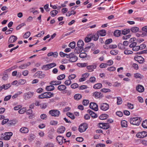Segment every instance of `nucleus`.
I'll list each match as a JSON object with an SVG mask.
<instances>
[{
    "instance_id": "obj_35",
    "label": "nucleus",
    "mask_w": 147,
    "mask_h": 147,
    "mask_svg": "<svg viewBox=\"0 0 147 147\" xmlns=\"http://www.w3.org/2000/svg\"><path fill=\"white\" fill-rule=\"evenodd\" d=\"M67 115L72 119H74L75 118V117L72 113L69 112H68L66 113Z\"/></svg>"
},
{
    "instance_id": "obj_24",
    "label": "nucleus",
    "mask_w": 147,
    "mask_h": 147,
    "mask_svg": "<svg viewBox=\"0 0 147 147\" xmlns=\"http://www.w3.org/2000/svg\"><path fill=\"white\" fill-rule=\"evenodd\" d=\"M65 131V127L64 126H61L57 129V131L59 133H63Z\"/></svg>"
},
{
    "instance_id": "obj_38",
    "label": "nucleus",
    "mask_w": 147,
    "mask_h": 147,
    "mask_svg": "<svg viewBox=\"0 0 147 147\" xmlns=\"http://www.w3.org/2000/svg\"><path fill=\"white\" fill-rule=\"evenodd\" d=\"M58 13L57 11L55 10L51 11L50 12L51 16L52 17H54Z\"/></svg>"
},
{
    "instance_id": "obj_25",
    "label": "nucleus",
    "mask_w": 147,
    "mask_h": 147,
    "mask_svg": "<svg viewBox=\"0 0 147 147\" xmlns=\"http://www.w3.org/2000/svg\"><path fill=\"white\" fill-rule=\"evenodd\" d=\"M15 124H16V122L15 121H8L7 123V125L8 127H12Z\"/></svg>"
},
{
    "instance_id": "obj_49",
    "label": "nucleus",
    "mask_w": 147,
    "mask_h": 147,
    "mask_svg": "<svg viewBox=\"0 0 147 147\" xmlns=\"http://www.w3.org/2000/svg\"><path fill=\"white\" fill-rule=\"evenodd\" d=\"M42 68V69L45 70H47L49 69L48 64H46L45 65H43Z\"/></svg>"
},
{
    "instance_id": "obj_6",
    "label": "nucleus",
    "mask_w": 147,
    "mask_h": 147,
    "mask_svg": "<svg viewBox=\"0 0 147 147\" xmlns=\"http://www.w3.org/2000/svg\"><path fill=\"white\" fill-rule=\"evenodd\" d=\"M34 94V93L33 92H29L25 93L24 94V99L26 100H28L30 98L32 97Z\"/></svg>"
},
{
    "instance_id": "obj_30",
    "label": "nucleus",
    "mask_w": 147,
    "mask_h": 147,
    "mask_svg": "<svg viewBox=\"0 0 147 147\" xmlns=\"http://www.w3.org/2000/svg\"><path fill=\"white\" fill-rule=\"evenodd\" d=\"M109 116L106 114H102L99 116V118L101 120H105Z\"/></svg>"
},
{
    "instance_id": "obj_50",
    "label": "nucleus",
    "mask_w": 147,
    "mask_h": 147,
    "mask_svg": "<svg viewBox=\"0 0 147 147\" xmlns=\"http://www.w3.org/2000/svg\"><path fill=\"white\" fill-rule=\"evenodd\" d=\"M87 54L85 53H82L80 54L79 57L81 58H84L87 57Z\"/></svg>"
},
{
    "instance_id": "obj_18",
    "label": "nucleus",
    "mask_w": 147,
    "mask_h": 147,
    "mask_svg": "<svg viewBox=\"0 0 147 147\" xmlns=\"http://www.w3.org/2000/svg\"><path fill=\"white\" fill-rule=\"evenodd\" d=\"M93 38V35L92 34H90L88 35V36L85 38L84 41L86 42H88L91 41Z\"/></svg>"
},
{
    "instance_id": "obj_54",
    "label": "nucleus",
    "mask_w": 147,
    "mask_h": 147,
    "mask_svg": "<svg viewBox=\"0 0 147 147\" xmlns=\"http://www.w3.org/2000/svg\"><path fill=\"white\" fill-rule=\"evenodd\" d=\"M93 38H92V39H93V40L95 41H96L98 40L99 37V35L97 33V34L94 35H93Z\"/></svg>"
},
{
    "instance_id": "obj_20",
    "label": "nucleus",
    "mask_w": 147,
    "mask_h": 147,
    "mask_svg": "<svg viewBox=\"0 0 147 147\" xmlns=\"http://www.w3.org/2000/svg\"><path fill=\"white\" fill-rule=\"evenodd\" d=\"M20 131L22 133L26 134L28 132L29 130L28 128L26 127H22L20 128Z\"/></svg>"
},
{
    "instance_id": "obj_55",
    "label": "nucleus",
    "mask_w": 147,
    "mask_h": 147,
    "mask_svg": "<svg viewBox=\"0 0 147 147\" xmlns=\"http://www.w3.org/2000/svg\"><path fill=\"white\" fill-rule=\"evenodd\" d=\"M107 70L109 71H113L116 70V68L112 66L107 68Z\"/></svg>"
},
{
    "instance_id": "obj_8",
    "label": "nucleus",
    "mask_w": 147,
    "mask_h": 147,
    "mask_svg": "<svg viewBox=\"0 0 147 147\" xmlns=\"http://www.w3.org/2000/svg\"><path fill=\"white\" fill-rule=\"evenodd\" d=\"M137 137L139 138H144L147 136V132L143 131L137 133L136 135Z\"/></svg>"
},
{
    "instance_id": "obj_26",
    "label": "nucleus",
    "mask_w": 147,
    "mask_h": 147,
    "mask_svg": "<svg viewBox=\"0 0 147 147\" xmlns=\"http://www.w3.org/2000/svg\"><path fill=\"white\" fill-rule=\"evenodd\" d=\"M61 82L60 81H51L50 83V84L51 85H58L61 84Z\"/></svg>"
},
{
    "instance_id": "obj_31",
    "label": "nucleus",
    "mask_w": 147,
    "mask_h": 147,
    "mask_svg": "<svg viewBox=\"0 0 147 147\" xmlns=\"http://www.w3.org/2000/svg\"><path fill=\"white\" fill-rule=\"evenodd\" d=\"M102 84L99 83L95 84L93 88L95 89H99L102 88Z\"/></svg>"
},
{
    "instance_id": "obj_39",
    "label": "nucleus",
    "mask_w": 147,
    "mask_h": 147,
    "mask_svg": "<svg viewBox=\"0 0 147 147\" xmlns=\"http://www.w3.org/2000/svg\"><path fill=\"white\" fill-rule=\"evenodd\" d=\"M142 125L143 128H147V119H146L143 121Z\"/></svg>"
},
{
    "instance_id": "obj_33",
    "label": "nucleus",
    "mask_w": 147,
    "mask_h": 147,
    "mask_svg": "<svg viewBox=\"0 0 147 147\" xmlns=\"http://www.w3.org/2000/svg\"><path fill=\"white\" fill-rule=\"evenodd\" d=\"M41 72L40 71H37L35 74V75L36 76H39L40 78H42L45 77V75L44 74H42L40 75V74H41Z\"/></svg>"
},
{
    "instance_id": "obj_10",
    "label": "nucleus",
    "mask_w": 147,
    "mask_h": 147,
    "mask_svg": "<svg viewBox=\"0 0 147 147\" xmlns=\"http://www.w3.org/2000/svg\"><path fill=\"white\" fill-rule=\"evenodd\" d=\"M135 60L136 61L140 63H142L144 61V59L140 56H136L134 58Z\"/></svg>"
},
{
    "instance_id": "obj_27",
    "label": "nucleus",
    "mask_w": 147,
    "mask_h": 147,
    "mask_svg": "<svg viewBox=\"0 0 147 147\" xmlns=\"http://www.w3.org/2000/svg\"><path fill=\"white\" fill-rule=\"evenodd\" d=\"M84 42L81 40H80L78 42L77 45L78 47L83 48V46L84 45Z\"/></svg>"
},
{
    "instance_id": "obj_36",
    "label": "nucleus",
    "mask_w": 147,
    "mask_h": 147,
    "mask_svg": "<svg viewBox=\"0 0 147 147\" xmlns=\"http://www.w3.org/2000/svg\"><path fill=\"white\" fill-rule=\"evenodd\" d=\"M121 125L122 127H127V122L125 120L122 121L121 122Z\"/></svg>"
},
{
    "instance_id": "obj_2",
    "label": "nucleus",
    "mask_w": 147,
    "mask_h": 147,
    "mask_svg": "<svg viewBox=\"0 0 147 147\" xmlns=\"http://www.w3.org/2000/svg\"><path fill=\"white\" fill-rule=\"evenodd\" d=\"M53 94L50 92H44L41 95L38 96V97L39 98H50L53 96Z\"/></svg>"
},
{
    "instance_id": "obj_64",
    "label": "nucleus",
    "mask_w": 147,
    "mask_h": 147,
    "mask_svg": "<svg viewBox=\"0 0 147 147\" xmlns=\"http://www.w3.org/2000/svg\"><path fill=\"white\" fill-rule=\"evenodd\" d=\"M127 106L129 109H132L134 108V105L133 104H131L130 103L128 102L127 103Z\"/></svg>"
},
{
    "instance_id": "obj_7",
    "label": "nucleus",
    "mask_w": 147,
    "mask_h": 147,
    "mask_svg": "<svg viewBox=\"0 0 147 147\" xmlns=\"http://www.w3.org/2000/svg\"><path fill=\"white\" fill-rule=\"evenodd\" d=\"M12 135L13 133L11 132H5L4 134L5 136L3 137V138L5 140H9Z\"/></svg>"
},
{
    "instance_id": "obj_44",
    "label": "nucleus",
    "mask_w": 147,
    "mask_h": 147,
    "mask_svg": "<svg viewBox=\"0 0 147 147\" xmlns=\"http://www.w3.org/2000/svg\"><path fill=\"white\" fill-rule=\"evenodd\" d=\"M130 32V30L129 29H124L122 31V33L124 35H126L128 33Z\"/></svg>"
},
{
    "instance_id": "obj_11",
    "label": "nucleus",
    "mask_w": 147,
    "mask_h": 147,
    "mask_svg": "<svg viewBox=\"0 0 147 147\" xmlns=\"http://www.w3.org/2000/svg\"><path fill=\"white\" fill-rule=\"evenodd\" d=\"M90 109L95 111H97L98 110V106L96 103H90Z\"/></svg>"
},
{
    "instance_id": "obj_17",
    "label": "nucleus",
    "mask_w": 147,
    "mask_h": 147,
    "mask_svg": "<svg viewBox=\"0 0 147 147\" xmlns=\"http://www.w3.org/2000/svg\"><path fill=\"white\" fill-rule=\"evenodd\" d=\"M96 67V66L95 65H89L87 66V69L89 72H91L94 70V69H95Z\"/></svg>"
},
{
    "instance_id": "obj_47",
    "label": "nucleus",
    "mask_w": 147,
    "mask_h": 147,
    "mask_svg": "<svg viewBox=\"0 0 147 147\" xmlns=\"http://www.w3.org/2000/svg\"><path fill=\"white\" fill-rule=\"evenodd\" d=\"M48 64L49 66V69L56 66V64L54 63H51Z\"/></svg>"
},
{
    "instance_id": "obj_15",
    "label": "nucleus",
    "mask_w": 147,
    "mask_h": 147,
    "mask_svg": "<svg viewBox=\"0 0 147 147\" xmlns=\"http://www.w3.org/2000/svg\"><path fill=\"white\" fill-rule=\"evenodd\" d=\"M93 95L96 98H100L102 97V94L100 92H95L93 93Z\"/></svg>"
},
{
    "instance_id": "obj_22",
    "label": "nucleus",
    "mask_w": 147,
    "mask_h": 147,
    "mask_svg": "<svg viewBox=\"0 0 147 147\" xmlns=\"http://www.w3.org/2000/svg\"><path fill=\"white\" fill-rule=\"evenodd\" d=\"M83 49V48H81V47H80L77 46V47L75 48L74 51L75 53L78 54L81 52Z\"/></svg>"
},
{
    "instance_id": "obj_58",
    "label": "nucleus",
    "mask_w": 147,
    "mask_h": 147,
    "mask_svg": "<svg viewBox=\"0 0 147 147\" xmlns=\"http://www.w3.org/2000/svg\"><path fill=\"white\" fill-rule=\"evenodd\" d=\"M110 53L113 55H115L118 53V51L116 50H112L110 52Z\"/></svg>"
},
{
    "instance_id": "obj_4",
    "label": "nucleus",
    "mask_w": 147,
    "mask_h": 147,
    "mask_svg": "<svg viewBox=\"0 0 147 147\" xmlns=\"http://www.w3.org/2000/svg\"><path fill=\"white\" fill-rule=\"evenodd\" d=\"M137 44L136 42H133L130 44L129 45V47L132 48V50L134 51H137L139 49V46H137Z\"/></svg>"
},
{
    "instance_id": "obj_61",
    "label": "nucleus",
    "mask_w": 147,
    "mask_h": 147,
    "mask_svg": "<svg viewBox=\"0 0 147 147\" xmlns=\"http://www.w3.org/2000/svg\"><path fill=\"white\" fill-rule=\"evenodd\" d=\"M26 111V109L25 108H23L20 109L18 112L20 114H23Z\"/></svg>"
},
{
    "instance_id": "obj_34",
    "label": "nucleus",
    "mask_w": 147,
    "mask_h": 147,
    "mask_svg": "<svg viewBox=\"0 0 147 147\" xmlns=\"http://www.w3.org/2000/svg\"><path fill=\"white\" fill-rule=\"evenodd\" d=\"M131 30L133 32L136 33L139 31V28L137 27H134L131 28Z\"/></svg>"
},
{
    "instance_id": "obj_21",
    "label": "nucleus",
    "mask_w": 147,
    "mask_h": 147,
    "mask_svg": "<svg viewBox=\"0 0 147 147\" xmlns=\"http://www.w3.org/2000/svg\"><path fill=\"white\" fill-rule=\"evenodd\" d=\"M97 33L99 35L101 36H104L106 34V32L105 30H101L98 31L97 32Z\"/></svg>"
},
{
    "instance_id": "obj_53",
    "label": "nucleus",
    "mask_w": 147,
    "mask_h": 147,
    "mask_svg": "<svg viewBox=\"0 0 147 147\" xmlns=\"http://www.w3.org/2000/svg\"><path fill=\"white\" fill-rule=\"evenodd\" d=\"M44 147H54V145L51 143L46 144Z\"/></svg>"
},
{
    "instance_id": "obj_57",
    "label": "nucleus",
    "mask_w": 147,
    "mask_h": 147,
    "mask_svg": "<svg viewBox=\"0 0 147 147\" xmlns=\"http://www.w3.org/2000/svg\"><path fill=\"white\" fill-rule=\"evenodd\" d=\"M87 64L85 63H78L77 65L78 66L81 67H84L86 66Z\"/></svg>"
},
{
    "instance_id": "obj_12",
    "label": "nucleus",
    "mask_w": 147,
    "mask_h": 147,
    "mask_svg": "<svg viewBox=\"0 0 147 147\" xmlns=\"http://www.w3.org/2000/svg\"><path fill=\"white\" fill-rule=\"evenodd\" d=\"M100 109L104 111L107 110L109 108V106L108 104L106 103H103L101 105Z\"/></svg>"
},
{
    "instance_id": "obj_48",
    "label": "nucleus",
    "mask_w": 147,
    "mask_h": 147,
    "mask_svg": "<svg viewBox=\"0 0 147 147\" xmlns=\"http://www.w3.org/2000/svg\"><path fill=\"white\" fill-rule=\"evenodd\" d=\"M30 32H28L26 33L24 36L23 37L25 38H28L30 36Z\"/></svg>"
},
{
    "instance_id": "obj_3",
    "label": "nucleus",
    "mask_w": 147,
    "mask_h": 147,
    "mask_svg": "<svg viewBox=\"0 0 147 147\" xmlns=\"http://www.w3.org/2000/svg\"><path fill=\"white\" fill-rule=\"evenodd\" d=\"M67 58H69V61L71 62H75L78 59V57L73 53H71L67 55Z\"/></svg>"
},
{
    "instance_id": "obj_32",
    "label": "nucleus",
    "mask_w": 147,
    "mask_h": 147,
    "mask_svg": "<svg viewBox=\"0 0 147 147\" xmlns=\"http://www.w3.org/2000/svg\"><path fill=\"white\" fill-rule=\"evenodd\" d=\"M82 97V95L78 94H75L74 96V98L76 100H79Z\"/></svg>"
},
{
    "instance_id": "obj_51",
    "label": "nucleus",
    "mask_w": 147,
    "mask_h": 147,
    "mask_svg": "<svg viewBox=\"0 0 147 147\" xmlns=\"http://www.w3.org/2000/svg\"><path fill=\"white\" fill-rule=\"evenodd\" d=\"M101 91L103 92L106 93L111 91L110 89L107 88H103L101 90Z\"/></svg>"
},
{
    "instance_id": "obj_59",
    "label": "nucleus",
    "mask_w": 147,
    "mask_h": 147,
    "mask_svg": "<svg viewBox=\"0 0 147 147\" xmlns=\"http://www.w3.org/2000/svg\"><path fill=\"white\" fill-rule=\"evenodd\" d=\"M96 79L95 78L94 76L90 78L89 81L92 83H94L96 81Z\"/></svg>"
},
{
    "instance_id": "obj_23",
    "label": "nucleus",
    "mask_w": 147,
    "mask_h": 147,
    "mask_svg": "<svg viewBox=\"0 0 147 147\" xmlns=\"http://www.w3.org/2000/svg\"><path fill=\"white\" fill-rule=\"evenodd\" d=\"M88 112L90 114V115L92 118H96L97 117V115L91 110L89 109L88 110Z\"/></svg>"
},
{
    "instance_id": "obj_28",
    "label": "nucleus",
    "mask_w": 147,
    "mask_h": 147,
    "mask_svg": "<svg viewBox=\"0 0 147 147\" xmlns=\"http://www.w3.org/2000/svg\"><path fill=\"white\" fill-rule=\"evenodd\" d=\"M55 89V87L53 85L47 86L46 88V90L48 91H51Z\"/></svg>"
},
{
    "instance_id": "obj_1",
    "label": "nucleus",
    "mask_w": 147,
    "mask_h": 147,
    "mask_svg": "<svg viewBox=\"0 0 147 147\" xmlns=\"http://www.w3.org/2000/svg\"><path fill=\"white\" fill-rule=\"evenodd\" d=\"M142 120L140 117H136L131 118L130 119V123L133 125L138 126L140 124V122Z\"/></svg>"
},
{
    "instance_id": "obj_45",
    "label": "nucleus",
    "mask_w": 147,
    "mask_h": 147,
    "mask_svg": "<svg viewBox=\"0 0 147 147\" xmlns=\"http://www.w3.org/2000/svg\"><path fill=\"white\" fill-rule=\"evenodd\" d=\"M134 77L136 78H142L143 76L140 74L136 73L134 74Z\"/></svg>"
},
{
    "instance_id": "obj_56",
    "label": "nucleus",
    "mask_w": 147,
    "mask_h": 147,
    "mask_svg": "<svg viewBox=\"0 0 147 147\" xmlns=\"http://www.w3.org/2000/svg\"><path fill=\"white\" fill-rule=\"evenodd\" d=\"M35 138V136L33 134H31L30 135V137L29 138L28 140L30 141H32Z\"/></svg>"
},
{
    "instance_id": "obj_41",
    "label": "nucleus",
    "mask_w": 147,
    "mask_h": 147,
    "mask_svg": "<svg viewBox=\"0 0 147 147\" xmlns=\"http://www.w3.org/2000/svg\"><path fill=\"white\" fill-rule=\"evenodd\" d=\"M65 77V74H62L59 76L57 78V79L58 80H61L64 79Z\"/></svg>"
},
{
    "instance_id": "obj_60",
    "label": "nucleus",
    "mask_w": 147,
    "mask_h": 147,
    "mask_svg": "<svg viewBox=\"0 0 147 147\" xmlns=\"http://www.w3.org/2000/svg\"><path fill=\"white\" fill-rule=\"evenodd\" d=\"M113 63V61L111 60H109L107 61V63H106L107 64V66H110L112 65Z\"/></svg>"
},
{
    "instance_id": "obj_46",
    "label": "nucleus",
    "mask_w": 147,
    "mask_h": 147,
    "mask_svg": "<svg viewBox=\"0 0 147 147\" xmlns=\"http://www.w3.org/2000/svg\"><path fill=\"white\" fill-rule=\"evenodd\" d=\"M117 103L118 105H119L121 104L122 102V100L121 98L118 97L117 98Z\"/></svg>"
},
{
    "instance_id": "obj_9",
    "label": "nucleus",
    "mask_w": 147,
    "mask_h": 147,
    "mask_svg": "<svg viewBox=\"0 0 147 147\" xmlns=\"http://www.w3.org/2000/svg\"><path fill=\"white\" fill-rule=\"evenodd\" d=\"M88 128V126L86 124H83L79 126V131L81 133L85 131Z\"/></svg>"
},
{
    "instance_id": "obj_13",
    "label": "nucleus",
    "mask_w": 147,
    "mask_h": 147,
    "mask_svg": "<svg viewBox=\"0 0 147 147\" xmlns=\"http://www.w3.org/2000/svg\"><path fill=\"white\" fill-rule=\"evenodd\" d=\"M17 37L14 35H11L9 38L8 42L9 43L15 42L17 39Z\"/></svg>"
},
{
    "instance_id": "obj_19",
    "label": "nucleus",
    "mask_w": 147,
    "mask_h": 147,
    "mask_svg": "<svg viewBox=\"0 0 147 147\" xmlns=\"http://www.w3.org/2000/svg\"><path fill=\"white\" fill-rule=\"evenodd\" d=\"M56 139L58 143L60 145L62 144L63 142V137L61 136H58L57 137Z\"/></svg>"
},
{
    "instance_id": "obj_16",
    "label": "nucleus",
    "mask_w": 147,
    "mask_h": 147,
    "mask_svg": "<svg viewBox=\"0 0 147 147\" xmlns=\"http://www.w3.org/2000/svg\"><path fill=\"white\" fill-rule=\"evenodd\" d=\"M136 90L140 92H142L144 90V87L141 85H138L136 87Z\"/></svg>"
},
{
    "instance_id": "obj_52",
    "label": "nucleus",
    "mask_w": 147,
    "mask_h": 147,
    "mask_svg": "<svg viewBox=\"0 0 147 147\" xmlns=\"http://www.w3.org/2000/svg\"><path fill=\"white\" fill-rule=\"evenodd\" d=\"M118 48L121 49H125L124 46L123 44L121 43H119L118 45Z\"/></svg>"
},
{
    "instance_id": "obj_37",
    "label": "nucleus",
    "mask_w": 147,
    "mask_h": 147,
    "mask_svg": "<svg viewBox=\"0 0 147 147\" xmlns=\"http://www.w3.org/2000/svg\"><path fill=\"white\" fill-rule=\"evenodd\" d=\"M121 34V32L120 31L118 30H115L114 33V35L116 37L119 36H120Z\"/></svg>"
},
{
    "instance_id": "obj_63",
    "label": "nucleus",
    "mask_w": 147,
    "mask_h": 147,
    "mask_svg": "<svg viewBox=\"0 0 147 147\" xmlns=\"http://www.w3.org/2000/svg\"><path fill=\"white\" fill-rule=\"evenodd\" d=\"M112 42V40L111 39H109L106 40L105 42V44L106 45H108L111 43Z\"/></svg>"
},
{
    "instance_id": "obj_43",
    "label": "nucleus",
    "mask_w": 147,
    "mask_h": 147,
    "mask_svg": "<svg viewBox=\"0 0 147 147\" xmlns=\"http://www.w3.org/2000/svg\"><path fill=\"white\" fill-rule=\"evenodd\" d=\"M76 45V43L75 42H70L69 45V46L71 47V49H73L74 48Z\"/></svg>"
},
{
    "instance_id": "obj_62",
    "label": "nucleus",
    "mask_w": 147,
    "mask_h": 147,
    "mask_svg": "<svg viewBox=\"0 0 147 147\" xmlns=\"http://www.w3.org/2000/svg\"><path fill=\"white\" fill-rule=\"evenodd\" d=\"M64 83L67 86H69L70 85L71 83V80L69 79L68 80H66L65 81Z\"/></svg>"
},
{
    "instance_id": "obj_14",
    "label": "nucleus",
    "mask_w": 147,
    "mask_h": 147,
    "mask_svg": "<svg viewBox=\"0 0 147 147\" xmlns=\"http://www.w3.org/2000/svg\"><path fill=\"white\" fill-rule=\"evenodd\" d=\"M100 127L104 129H107L109 128L110 125L108 123H99Z\"/></svg>"
},
{
    "instance_id": "obj_42",
    "label": "nucleus",
    "mask_w": 147,
    "mask_h": 147,
    "mask_svg": "<svg viewBox=\"0 0 147 147\" xmlns=\"http://www.w3.org/2000/svg\"><path fill=\"white\" fill-rule=\"evenodd\" d=\"M2 86L3 88L5 90L8 89L11 86L9 84H3Z\"/></svg>"
},
{
    "instance_id": "obj_29",
    "label": "nucleus",
    "mask_w": 147,
    "mask_h": 147,
    "mask_svg": "<svg viewBox=\"0 0 147 147\" xmlns=\"http://www.w3.org/2000/svg\"><path fill=\"white\" fill-rule=\"evenodd\" d=\"M57 88L60 91L63 90L66 88V87L64 85H60L58 86Z\"/></svg>"
},
{
    "instance_id": "obj_5",
    "label": "nucleus",
    "mask_w": 147,
    "mask_h": 147,
    "mask_svg": "<svg viewBox=\"0 0 147 147\" xmlns=\"http://www.w3.org/2000/svg\"><path fill=\"white\" fill-rule=\"evenodd\" d=\"M49 114L52 116L58 117L60 114V112L57 110H52L49 111Z\"/></svg>"
},
{
    "instance_id": "obj_40",
    "label": "nucleus",
    "mask_w": 147,
    "mask_h": 147,
    "mask_svg": "<svg viewBox=\"0 0 147 147\" xmlns=\"http://www.w3.org/2000/svg\"><path fill=\"white\" fill-rule=\"evenodd\" d=\"M76 13V12H75L74 11L72 10L70 12L68 11L66 14V16H67L69 17L72 15H74Z\"/></svg>"
}]
</instances>
